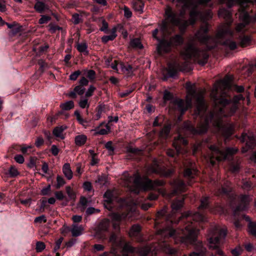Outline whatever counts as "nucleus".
<instances>
[{
	"mask_svg": "<svg viewBox=\"0 0 256 256\" xmlns=\"http://www.w3.org/2000/svg\"><path fill=\"white\" fill-rule=\"evenodd\" d=\"M232 76L226 75L222 80L216 82L210 92V97L214 101V106L212 111L207 114L204 120L194 128L189 121L184 123V128L192 134L205 133L208 128L209 124L216 128H220L224 118L232 116L239 108V102L244 98L241 94L234 96L232 100H227L224 97L227 96L225 90H228L232 86Z\"/></svg>",
	"mask_w": 256,
	"mask_h": 256,
	"instance_id": "1",
	"label": "nucleus"
},
{
	"mask_svg": "<svg viewBox=\"0 0 256 256\" xmlns=\"http://www.w3.org/2000/svg\"><path fill=\"white\" fill-rule=\"evenodd\" d=\"M166 212L165 208L157 212L155 226L157 228L163 220L168 226L158 230L156 234L164 238L172 237L176 244H194L199 234V230L197 228L195 222H204L205 217L199 212L192 214L188 212L182 214L178 221L176 222L170 215L166 216Z\"/></svg>",
	"mask_w": 256,
	"mask_h": 256,
	"instance_id": "2",
	"label": "nucleus"
},
{
	"mask_svg": "<svg viewBox=\"0 0 256 256\" xmlns=\"http://www.w3.org/2000/svg\"><path fill=\"white\" fill-rule=\"evenodd\" d=\"M160 250L168 254H174L176 252L165 240H161L158 243L142 248H134L129 243L126 242L122 248V252L124 256H128V253L134 252L138 254L140 256H156L157 252Z\"/></svg>",
	"mask_w": 256,
	"mask_h": 256,
	"instance_id": "3",
	"label": "nucleus"
},
{
	"mask_svg": "<svg viewBox=\"0 0 256 256\" xmlns=\"http://www.w3.org/2000/svg\"><path fill=\"white\" fill-rule=\"evenodd\" d=\"M200 12L196 8L192 9L190 12V18L188 20L181 19L174 13L170 8H168L165 11V19L162 22L160 26V30L164 34L168 32V22L172 24L178 26L180 31H184L189 24H194Z\"/></svg>",
	"mask_w": 256,
	"mask_h": 256,
	"instance_id": "4",
	"label": "nucleus"
},
{
	"mask_svg": "<svg viewBox=\"0 0 256 256\" xmlns=\"http://www.w3.org/2000/svg\"><path fill=\"white\" fill-rule=\"evenodd\" d=\"M128 182L126 184L130 190L135 193L138 192L140 189L144 190H154L164 196L166 194V190L163 188H158L159 186L165 184L166 182L163 180H152L148 178H142L138 175H134L130 176L128 180Z\"/></svg>",
	"mask_w": 256,
	"mask_h": 256,
	"instance_id": "5",
	"label": "nucleus"
},
{
	"mask_svg": "<svg viewBox=\"0 0 256 256\" xmlns=\"http://www.w3.org/2000/svg\"><path fill=\"white\" fill-rule=\"evenodd\" d=\"M185 60H192L200 65L205 64L208 55L206 50H199L190 43H188L180 52Z\"/></svg>",
	"mask_w": 256,
	"mask_h": 256,
	"instance_id": "6",
	"label": "nucleus"
},
{
	"mask_svg": "<svg viewBox=\"0 0 256 256\" xmlns=\"http://www.w3.org/2000/svg\"><path fill=\"white\" fill-rule=\"evenodd\" d=\"M218 16L220 18H223L226 22L222 24L218 27L216 38L220 39L226 36H234V31L231 29V25L233 22L231 12L224 8H220L218 12Z\"/></svg>",
	"mask_w": 256,
	"mask_h": 256,
	"instance_id": "7",
	"label": "nucleus"
},
{
	"mask_svg": "<svg viewBox=\"0 0 256 256\" xmlns=\"http://www.w3.org/2000/svg\"><path fill=\"white\" fill-rule=\"evenodd\" d=\"M226 235V230L224 228H221L216 226L210 230L208 234L209 248L212 250H217L216 254L223 256V252L219 249L220 242L224 239Z\"/></svg>",
	"mask_w": 256,
	"mask_h": 256,
	"instance_id": "8",
	"label": "nucleus"
},
{
	"mask_svg": "<svg viewBox=\"0 0 256 256\" xmlns=\"http://www.w3.org/2000/svg\"><path fill=\"white\" fill-rule=\"evenodd\" d=\"M209 149L211 151L210 161L212 166L215 164V160L218 162L222 161L236 154L238 152V148H227L224 151L220 150L216 146L214 145L210 146Z\"/></svg>",
	"mask_w": 256,
	"mask_h": 256,
	"instance_id": "9",
	"label": "nucleus"
},
{
	"mask_svg": "<svg viewBox=\"0 0 256 256\" xmlns=\"http://www.w3.org/2000/svg\"><path fill=\"white\" fill-rule=\"evenodd\" d=\"M208 24L206 23L202 26L196 33L195 37L200 43L206 44L208 50H210L216 46V41L220 39H217L216 36L214 38L208 36Z\"/></svg>",
	"mask_w": 256,
	"mask_h": 256,
	"instance_id": "10",
	"label": "nucleus"
},
{
	"mask_svg": "<svg viewBox=\"0 0 256 256\" xmlns=\"http://www.w3.org/2000/svg\"><path fill=\"white\" fill-rule=\"evenodd\" d=\"M205 92L206 90L204 89L198 90L196 94L194 88H188L186 99L190 100V98L194 96L196 98V108L195 113L198 115L201 114L205 112L206 110V106L205 104L204 98ZM191 99L192 100V98Z\"/></svg>",
	"mask_w": 256,
	"mask_h": 256,
	"instance_id": "11",
	"label": "nucleus"
},
{
	"mask_svg": "<svg viewBox=\"0 0 256 256\" xmlns=\"http://www.w3.org/2000/svg\"><path fill=\"white\" fill-rule=\"evenodd\" d=\"M242 142H246V146L242 150V153H245L250 149H253L256 146V140L254 136L252 134L242 133L240 136Z\"/></svg>",
	"mask_w": 256,
	"mask_h": 256,
	"instance_id": "12",
	"label": "nucleus"
},
{
	"mask_svg": "<svg viewBox=\"0 0 256 256\" xmlns=\"http://www.w3.org/2000/svg\"><path fill=\"white\" fill-rule=\"evenodd\" d=\"M129 214V212L126 210L125 212L120 213V212H113L112 213L110 216L112 220L114 222L113 223V228L115 230H120V224L119 222H122L123 220H125L128 215Z\"/></svg>",
	"mask_w": 256,
	"mask_h": 256,
	"instance_id": "13",
	"label": "nucleus"
},
{
	"mask_svg": "<svg viewBox=\"0 0 256 256\" xmlns=\"http://www.w3.org/2000/svg\"><path fill=\"white\" fill-rule=\"evenodd\" d=\"M188 142L184 138L178 136L175 138L173 142V146L175 148L177 153L184 154L186 152L184 147L187 145Z\"/></svg>",
	"mask_w": 256,
	"mask_h": 256,
	"instance_id": "14",
	"label": "nucleus"
},
{
	"mask_svg": "<svg viewBox=\"0 0 256 256\" xmlns=\"http://www.w3.org/2000/svg\"><path fill=\"white\" fill-rule=\"evenodd\" d=\"M240 203L234 212V216L236 217L238 215V212L246 210L252 198L248 195H242L239 198Z\"/></svg>",
	"mask_w": 256,
	"mask_h": 256,
	"instance_id": "15",
	"label": "nucleus"
},
{
	"mask_svg": "<svg viewBox=\"0 0 256 256\" xmlns=\"http://www.w3.org/2000/svg\"><path fill=\"white\" fill-rule=\"evenodd\" d=\"M110 226V222L108 219L103 220L98 224L96 232V236L100 239H106V236L102 234L103 232H107Z\"/></svg>",
	"mask_w": 256,
	"mask_h": 256,
	"instance_id": "16",
	"label": "nucleus"
},
{
	"mask_svg": "<svg viewBox=\"0 0 256 256\" xmlns=\"http://www.w3.org/2000/svg\"><path fill=\"white\" fill-rule=\"evenodd\" d=\"M174 190L171 194H176L177 193L182 192L186 190V186L182 180L176 179L170 183Z\"/></svg>",
	"mask_w": 256,
	"mask_h": 256,
	"instance_id": "17",
	"label": "nucleus"
},
{
	"mask_svg": "<svg viewBox=\"0 0 256 256\" xmlns=\"http://www.w3.org/2000/svg\"><path fill=\"white\" fill-rule=\"evenodd\" d=\"M174 104L178 106L179 110L180 111L181 114H182L185 111H186L189 108H191L192 104V100H186L184 102L181 99H178L174 102Z\"/></svg>",
	"mask_w": 256,
	"mask_h": 256,
	"instance_id": "18",
	"label": "nucleus"
},
{
	"mask_svg": "<svg viewBox=\"0 0 256 256\" xmlns=\"http://www.w3.org/2000/svg\"><path fill=\"white\" fill-rule=\"evenodd\" d=\"M117 236L114 233H112L111 234L109 242L112 243V252H114V250L118 247L121 246L122 244L125 242V240L124 238L120 237L118 241H117Z\"/></svg>",
	"mask_w": 256,
	"mask_h": 256,
	"instance_id": "19",
	"label": "nucleus"
},
{
	"mask_svg": "<svg viewBox=\"0 0 256 256\" xmlns=\"http://www.w3.org/2000/svg\"><path fill=\"white\" fill-rule=\"evenodd\" d=\"M172 46L168 40H160L157 46V50L159 54L168 52L170 51Z\"/></svg>",
	"mask_w": 256,
	"mask_h": 256,
	"instance_id": "20",
	"label": "nucleus"
},
{
	"mask_svg": "<svg viewBox=\"0 0 256 256\" xmlns=\"http://www.w3.org/2000/svg\"><path fill=\"white\" fill-rule=\"evenodd\" d=\"M184 70L180 65L176 63L170 64L168 66V73L170 76L174 77L176 75L178 72L182 71Z\"/></svg>",
	"mask_w": 256,
	"mask_h": 256,
	"instance_id": "21",
	"label": "nucleus"
},
{
	"mask_svg": "<svg viewBox=\"0 0 256 256\" xmlns=\"http://www.w3.org/2000/svg\"><path fill=\"white\" fill-rule=\"evenodd\" d=\"M196 252L190 254L189 256H204L206 252V248L203 246L202 242H198L194 247Z\"/></svg>",
	"mask_w": 256,
	"mask_h": 256,
	"instance_id": "22",
	"label": "nucleus"
},
{
	"mask_svg": "<svg viewBox=\"0 0 256 256\" xmlns=\"http://www.w3.org/2000/svg\"><path fill=\"white\" fill-rule=\"evenodd\" d=\"M183 37L180 34H176L170 38L168 42L172 46H177L182 45L184 42Z\"/></svg>",
	"mask_w": 256,
	"mask_h": 256,
	"instance_id": "23",
	"label": "nucleus"
},
{
	"mask_svg": "<svg viewBox=\"0 0 256 256\" xmlns=\"http://www.w3.org/2000/svg\"><path fill=\"white\" fill-rule=\"evenodd\" d=\"M66 128L67 127L66 126H56L53 130L52 134L56 138H60L61 140H64L65 138V136L63 134V132Z\"/></svg>",
	"mask_w": 256,
	"mask_h": 256,
	"instance_id": "24",
	"label": "nucleus"
},
{
	"mask_svg": "<svg viewBox=\"0 0 256 256\" xmlns=\"http://www.w3.org/2000/svg\"><path fill=\"white\" fill-rule=\"evenodd\" d=\"M220 4H226V6L230 8L234 4H238L240 5L250 2V0H219Z\"/></svg>",
	"mask_w": 256,
	"mask_h": 256,
	"instance_id": "25",
	"label": "nucleus"
},
{
	"mask_svg": "<svg viewBox=\"0 0 256 256\" xmlns=\"http://www.w3.org/2000/svg\"><path fill=\"white\" fill-rule=\"evenodd\" d=\"M234 124H230L222 128V135L226 138H228L234 132Z\"/></svg>",
	"mask_w": 256,
	"mask_h": 256,
	"instance_id": "26",
	"label": "nucleus"
},
{
	"mask_svg": "<svg viewBox=\"0 0 256 256\" xmlns=\"http://www.w3.org/2000/svg\"><path fill=\"white\" fill-rule=\"evenodd\" d=\"M85 91V88L80 86H76L72 91L70 92L68 96L72 98H76V94L78 95H82Z\"/></svg>",
	"mask_w": 256,
	"mask_h": 256,
	"instance_id": "27",
	"label": "nucleus"
},
{
	"mask_svg": "<svg viewBox=\"0 0 256 256\" xmlns=\"http://www.w3.org/2000/svg\"><path fill=\"white\" fill-rule=\"evenodd\" d=\"M117 28L114 26L110 30L111 34L109 36H104L102 38V41L104 44L107 43L108 41L114 40L117 36Z\"/></svg>",
	"mask_w": 256,
	"mask_h": 256,
	"instance_id": "28",
	"label": "nucleus"
},
{
	"mask_svg": "<svg viewBox=\"0 0 256 256\" xmlns=\"http://www.w3.org/2000/svg\"><path fill=\"white\" fill-rule=\"evenodd\" d=\"M144 6V2L141 0H133L132 2L133 9L140 14L143 12Z\"/></svg>",
	"mask_w": 256,
	"mask_h": 256,
	"instance_id": "29",
	"label": "nucleus"
},
{
	"mask_svg": "<svg viewBox=\"0 0 256 256\" xmlns=\"http://www.w3.org/2000/svg\"><path fill=\"white\" fill-rule=\"evenodd\" d=\"M104 123H101L98 127H97L96 128L95 130H94L95 132L94 135H105L107 134L110 132V126L108 124H107L106 125V128H100V127L102 126L103 125Z\"/></svg>",
	"mask_w": 256,
	"mask_h": 256,
	"instance_id": "30",
	"label": "nucleus"
},
{
	"mask_svg": "<svg viewBox=\"0 0 256 256\" xmlns=\"http://www.w3.org/2000/svg\"><path fill=\"white\" fill-rule=\"evenodd\" d=\"M184 200V197L183 196L180 200H176L172 202V212H175L182 207Z\"/></svg>",
	"mask_w": 256,
	"mask_h": 256,
	"instance_id": "31",
	"label": "nucleus"
},
{
	"mask_svg": "<svg viewBox=\"0 0 256 256\" xmlns=\"http://www.w3.org/2000/svg\"><path fill=\"white\" fill-rule=\"evenodd\" d=\"M197 172L198 171L196 169L186 168L184 171V176L188 180H192L197 175Z\"/></svg>",
	"mask_w": 256,
	"mask_h": 256,
	"instance_id": "32",
	"label": "nucleus"
},
{
	"mask_svg": "<svg viewBox=\"0 0 256 256\" xmlns=\"http://www.w3.org/2000/svg\"><path fill=\"white\" fill-rule=\"evenodd\" d=\"M34 9L38 13H42L46 10L48 9L47 6L41 1L36 0L34 6Z\"/></svg>",
	"mask_w": 256,
	"mask_h": 256,
	"instance_id": "33",
	"label": "nucleus"
},
{
	"mask_svg": "<svg viewBox=\"0 0 256 256\" xmlns=\"http://www.w3.org/2000/svg\"><path fill=\"white\" fill-rule=\"evenodd\" d=\"M62 172L65 176L69 180H71L73 176V173L71 170L70 164H65L62 167Z\"/></svg>",
	"mask_w": 256,
	"mask_h": 256,
	"instance_id": "34",
	"label": "nucleus"
},
{
	"mask_svg": "<svg viewBox=\"0 0 256 256\" xmlns=\"http://www.w3.org/2000/svg\"><path fill=\"white\" fill-rule=\"evenodd\" d=\"M88 14L87 12H80V14H74L72 16V20L74 24H78L79 23L82 22V19L81 18L83 16H88Z\"/></svg>",
	"mask_w": 256,
	"mask_h": 256,
	"instance_id": "35",
	"label": "nucleus"
},
{
	"mask_svg": "<svg viewBox=\"0 0 256 256\" xmlns=\"http://www.w3.org/2000/svg\"><path fill=\"white\" fill-rule=\"evenodd\" d=\"M226 36L224 37V38H225ZM222 39H223V38H220V40H218L219 41L221 44L227 46L231 50H234L237 48V44L235 42L232 41L230 40H226L222 42L221 40Z\"/></svg>",
	"mask_w": 256,
	"mask_h": 256,
	"instance_id": "36",
	"label": "nucleus"
},
{
	"mask_svg": "<svg viewBox=\"0 0 256 256\" xmlns=\"http://www.w3.org/2000/svg\"><path fill=\"white\" fill-rule=\"evenodd\" d=\"M87 140V136L84 134L76 136L74 138L75 144L78 146L84 145Z\"/></svg>",
	"mask_w": 256,
	"mask_h": 256,
	"instance_id": "37",
	"label": "nucleus"
},
{
	"mask_svg": "<svg viewBox=\"0 0 256 256\" xmlns=\"http://www.w3.org/2000/svg\"><path fill=\"white\" fill-rule=\"evenodd\" d=\"M84 230L83 227L82 226L72 225L70 232L73 236L76 237L82 234Z\"/></svg>",
	"mask_w": 256,
	"mask_h": 256,
	"instance_id": "38",
	"label": "nucleus"
},
{
	"mask_svg": "<svg viewBox=\"0 0 256 256\" xmlns=\"http://www.w3.org/2000/svg\"><path fill=\"white\" fill-rule=\"evenodd\" d=\"M130 44L134 48L142 49L144 48L140 39L138 38L131 40Z\"/></svg>",
	"mask_w": 256,
	"mask_h": 256,
	"instance_id": "39",
	"label": "nucleus"
},
{
	"mask_svg": "<svg viewBox=\"0 0 256 256\" xmlns=\"http://www.w3.org/2000/svg\"><path fill=\"white\" fill-rule=\"evenodd\" d=\"M240 20L244 23L248 25L250 22V18L248 14L243 10L240 14Z\"/></svg>",
	"mask_w": 256,
	"mask_h": 256,
	"instance_id": "40",
	"label": "nucleus"
},
{
	"mask_svg": "<svg viewBox=\"0 0 256 256\" xmlns=\"http://www.w3.org/2000/svg\"><path fill=\"white\" fill-rule=\"evenodd\" d=\"M104 203L106 205L110 204L113 200V192L110 190H108L104 194Z\"/></svg>",
	"mask_w": 256,
	"mask_h": 256,
	"instance_id": "41",
	"label": "nucleus"
},
{
	"mask_svg": "<svg viewBox=\"0 0 256 256\" xmlns=\"http://www.w3.org/2000/svg\"><path fill=\"white\" fill-rule=\"evenodd\" d=\"M141 230L140 226L138 224L132 226L129 232V236L130 237H133L137 236Z\"/></svg>",
	"mask_w": 256,
	"mask_h": 256,
	"instance_id": "42",
	"label": "nucleus"
},
{
	"mask_svg": "<svg viewBox=\"0 0 256 256\" xmlns=\"http://www.w3.org/2000/svg\"><path fill=\"white\" fill-rule=\"evenodd\" d=\"M251 38L248 36H244L240 38V45L242 48L248 46L250 44Z\"/></svg>",
	"mask_w": 256,
	"mask_h": 256,
	"instance_id": "43",
	"label": "nucleus"
},
{
	"mask_svg": "<svg viewBox=\"0 0 256 256\" xmlns=\"http://www.w3.org/2000/svg\"><path fill=\"white\" fill-rule=\"evenodd\" d=\"M60 107L63 110H70L74 108V102L72 100H70L64 103L61 104L60 105Z\"/></svg>",
	"mask_w": 256,
	"mask_h": 256,
	"instance_id": "44",
	"label": "nucleus"
},
{
	"mask_svg": "<svg viewBox=\"0 0 256 256\" xmlns=\"http://www.w3.org/2000/svg\"><path fill=\"white\" fill-rule=\"evenodd\" d=\"M106 106L104 104L99 105L97 108V113L96 114V119L98 120L101 118L102 113L106 112Z\"/></svg>",
	"mask_w": 256,
	"mask_h": 256,
	"instance_id": "45",
	"label": "nucleus"
},
{
	"mask_svg": "<svg viewBox=\"0 0 256 256\" xmlns=\"http://www.w3.org/2000/svg\"><path fill=\"white\" fill-rule=\"evenodd\" d=\"M170 127L169 126H164L160 132V136L161 138H166L170 132Z\"/></svg>",
	"mask_w": 256,
	"mask_h": 256,
	"instance_id": "46",
	"label": "nucleus"
},
{
	"mask_svg": "<svg viewBox=\"0 0 256 256\" xmlns=\"http://www.w3.org/2000/svg\"><path fill=\"white\" fill-rule=\"evenodd\" d=\"M88 46L85 42L78 44L76 45V49L80 52H83L84 54H88L87 50Z\"/></svg>",
	"mask_w": 256,
	"mask_h": 256,
	"instance_id": "47",
	"label": "nucleus"
},
{
	"mask_svg": "<svg viewBox=\"0 0 256 256\" xmlns=\"http://www.w3.org/2000/svg\"><path fill=\"white\" fill-rule=\"evenodd\" d=\"M20 30L21 26L18 24L16 23L14 26L13 28H12L10 30L9 35L11 36H13L19 33Z\"/></svg>",
	"mask_w": 256,
	"mask_h": 256,
	"instance_id": "48",
	"label": "nucleus"
},
{
	"mask_svg": "<svg viewBox=\"0 0 256 256\" xmlns=\"http://www.w3.org/2000/svg\"><path fill=\"white\" fill-rule=\"evenodd\" d=\"M225 185L226 187L223 186L222 188V190L216 194L218 195L222 194H228V192L231 191L232 188L230 186V183L228 182H226Z\"/></svg>",
	"mask_w": 256,
	"mask_h": 256,
	"instance_id": "49",
	"label": "nucleus"
},
{
	"mask_svg": "<svg viewBox=\"0 0 256 256\" xmlns=\"http://www.w3.org/2000/svg\"><path fill=\"white\" fill-rule=\"evenodd\" d=\"M126 151L128 153H132L136 155H141L143 154L142 150L132 146L128 147Z\"/></svg>",
	"mask_w": 256,
	"mask_h": 256,
	"instance_id": "50",
	"label": "nucleus"
},
{
	"mask_svg": "<svg viewBox=\"0 0 256 256\" xmlns=\"http://www.w3.org/2000/svg\"><path fill=\"white\" fill-rule=\"evenodd\" d=\"M248 232L252 235L256 236V222H250L248 225Z\"/></svg>",
	"mask_w": 256,
	"mask_h": 256,
	"instance_id": "51",
	"label": "nucleus"
},
{
	"mask_svg": "<svg viewBox=\"0 0 256 256\" xmlns=\"http://www.w3.org/2000/svg\"><path fill=\"white\" fill-rule=\"evenodd\" d=\"M74 115L76 116V120L80 124L84 126V124L86 122V120L82 118L80 112L78 110L74 112Z\"/></svg>",
	"mask_w": 256,
	"mask_h": 256,
	"instance_id": "52",
	"label": "nucleus"
},
{
	"mask_svg": "<svg viewBox=\"0 0 256 256\" xmlns=\"http://www.w3.org/2000/svg\"><path fill=\"white\" fill-rule=\"evenodd\" d=\"M208 198H204L201 200L200 205L198 207L199 210H202L208 207Z\"/></svg>",
	"mask_w": 256,
	"mask_h": 256,
	"instance_id": "53",
	"label": "nucleus"
},
{
	"mask_svg": "<svg viewBox=\"0 0 256 256\" xmlns=\"http://www.w3.org/2000/svg\"><path fill=\"white\" fill-rule=\"evenodd\" d=\"M178 2L183 4L182 8L190 7L193 2V0H176Z\"/></svg>",
	"mask_w": 256,
	"mask_h": 256,
	"instance_id": "54",
	"label": "nucleus"
},
{
	"mask_svg": "<svg viewBox=\"0 0 256 256\" xmlns=\"http://www.w3.org/2000/svg\"><path fill=\"white\" fill-rule=\"evenodd\" d=\"M17 168L14 166H10L9 169V174L11 177H15L19 174Z\"/></svg>",
	"mask_w": 256,
	"mask_h": 256,
	"instance_id": "55",
	"label": "nucleus"
},
{
	"mask_svg": "<svg viewBox=\"0 0 256 256\" xmlns=\"http://www.w3.org/2000/svg\"><path fill=\"white\" fill-rule=\"evenodd\" d=\"M57 184H56V188H60L61 186L65 184V181L63 178L60 176H58L56 177Z\"/></svg>",
	"mask_w": 256,
	"mask_h": 256,
	"instance_id": "56",
	"label": "nucleus"
},
{
	"mask_svg": "<svg viewBox=\"0 0 256 256\" xmlns=\"http://www.w3.org/2000/svg\"><path fill=\"white\" fill-rule=\"evenodd\" d=\"M46 248L44 242H38L36 244V251L38 252H42Z\"/></svg>",
	"mask_w": 256,
	"mask_h": 256,
	"instance_id": "57",
	"label": "nucleus"
},
{
	"mask_svg": "<svg viewBox=\"0 0 256 256\" xmlns=\"http://www.w3.org/2000/svg\"><path fill=\"white\" fill-rule=\"evenodd\" d=\"M88 204L87 199L84 196H82L80 200V204L82 206L81 210L84 212Z\"/></svg>",
	"mask_w": 256,
	"mask_h": 256,
	"instance_id": "58",
	"label": "nucleus"
},
{
	"mask_svg": "<svg viewBox=\"0 0 256 256\" xmlns=\"http://www.w3.org/2000/svg\"><path fill=\"white\" fill-rule=\"evenodd\" d=\"M48 26L50 28L49 30L52 34L56 32V30H62V27H60L57 25L54 24H50L48 25Z\"/></svg>",
	"mask_w": 256,
	"mask_h": 256,
	"instance_id": "59",
	"label": "nucleus"
},
{
	"mask_svg": "<svg viewBox=\"0 0 256 256\" xmlns=\"http://www.w3.org/2000/svg\"><path fill=\"white\" fill-rule=\"evenodd\" d=\"M100 20L102 22V26L100 28V30L102 32H106L108 26V23L102 18H100Z\"/></svg>",
	"mask_w": 256,
	"mask_h": 256,
	"instance_id": "60",
	"label": "nucleus"
},
{
	"mask_svg": "<svg viewBox=\"0 0 256 256\" xmlns=\"http://www.w3.org/2000/svg\"><path fill=\"white\" fill-rule=\"evenodd\" d=\"M149 170L154 173H158L160 172L159 167L156 162H154L153 164L150 168Z\"/></svg>",
	"mask_w": 256,
	"mask_h": 256,
	"instance_id": "61",
	"label": "nucleus"
},
{
	"mask_svg": "<svg viewBox=\"0 0 256 256\" xmlns=\"http://www.w3.org/2000/svg\"><path fill=\"white\" fill-rule=\"evenodd\" d=\"M51 20V18L50 16L42 15L40 18L38 20L40 24H44L48 22Z\"/></svg>",
	"mask_w": 256,
	"mask_h": 256,
	"instance_id": "62",
	"label": "nucleus"
},
{
	"mask_svg": "<svg viewBox=\"0 0 256 256\" xmlns=\"http://www.w3.org/2000/svg\"><path fill=\"white\" fill-rule=\"evenodd\" d=\"M66 193L68 196V197L70 199L74 200L76 198V195L73 190L70 187L68 186L66 188Z\"/></svg>",
	"mask_w": 256,
	"mask_h": 256,
	"instance_id": "63",
	"label": "nucleus"
},
{
	"mask_svg": "<svg viewBox=\"0 0 256 256\" xmlns=\"http://www.w3.org/2000/svg\"><path fill=\"white\" fill-rule=\"evenodd\" d=\"M78 105L82 108H88L90 106V104L88 103V100L87 99H83L80 100L78 102Z\"/></svg>",
	"mask_w": 256,
	"mask_h": 256,
	"instance_id": "64",
	"label": "nucleus"
}]
</instances>
